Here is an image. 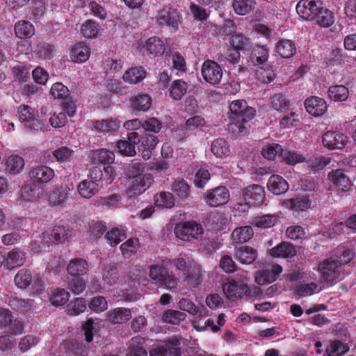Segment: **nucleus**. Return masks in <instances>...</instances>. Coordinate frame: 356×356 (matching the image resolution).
Returning a JSON list of instances; mask_svg holds the SVG:
<instances>
[{"mask_svg":"<svg viewBox=\"0 0 356 356\" xmlns=\"http://www.w3.org/2000/svg\"><path fill=\"white\" fill-rule=\"evenodd\" d=\"M229 108L230 122L228 130L237 137L245 135L248 130L245 123L254 117V108L249 106L243 99L232 101Z\"/></svg>","mask_w":356,"mask_h":356,"instance_id":"1","label":"nucleus"},{"mask_svg":"<svg viewBox=\"0 0 356 356\" xmlns=\"http://www.w3.org/2000/svg\"><path fill=\"white\" fill-rule=\"evenodd\" d=\"M152 181V175L145 172L143 164L133 163L129 169L127 193L129 195H140L149 188Z\"/></svg>","mask_w":356,"mask_h":356,"instance_id":"2","label":"nucleus"},{"mask_svg":"<svg viewBox=\"0 0 356 356\" xmlns=\"http://www.w3.org/2000/svg\"><path fill=\"white\" fill-rule=\"evenodd\" d=\"M176 269L183 273V282L190 289L197 287L202 282L200 266L190 257H180L173 261Z\"/></svg>","mask_w":356,"mask_h":356,"instance_id":"3","label":"nucleus"},{"mask_svg":"<svg viewBox=\"0 0 356 356\" xmlns=\"http://www.w3.org/2000/svg\"><path fill=\"white\" fill-rule=\"evenodd\" d=\"M15 286L21 290L29 289L33 295L40 293L43 290L44 282L40 275L32 273L29 270L22 268L14 277Z\"/></svg>","mask_w":356,"mask_h":356,"instance_id":"4","label":"nucleus"},{"mask_svg":"<svg viewBox=\"0 0 356 356\" xmlns=\"http://www.w3.org/2000/svg\"><path fill=\"white\" fill-rule=\"evenodd\" d=\"M284 276L286 280L291 282L302 280L305 282L315 281L317 279L316 273L313 271H293ZM316 291H318V285L314 282L300 284L296 288V293L302 297L312 296Z\"/></svg>","mask_w":356,"mask_h":356,"instance_id":"5","label":"nucleus"},{"mask_svg":"<svg viewBox=\"0 0 356 356\" xmlns=\"http://www.w3.org/2000/svg\"><path fill=\"white\" fill-rule=\"evenodd\" d=\"M318 271L323 282L333 283L342 279L344 276L343 264L334 258H329L321 262Z\"/></svg>","mask_w":356,"mask_h":356,"instance_id":"6","label":"nucleus"},{"mask_svg":"<svg viewBox=\"0 0 356 356\" xmlns=\"http://www.w3.org/2000/svg\"><path fill=\"white\" fill-rule=\"evenodd\" d=\"M65 231L62 227H55L44 231L40 241L33 242L31 249L35 252L41 251L42 245H50L54 243H63L66 240Z\"/></svg>","mask_w":356,"mask_h":356,"instance_id":"7","label":"nucleus"},{"mask_svg":"<svg viewBox=\"0 0 356 356\" xmlns=\"http://www.w3.org/2000/svg\"><path fill=\"white\" fill-rule=\"evenodd\" d=\"M176 237L183 241L197 239L203 234V228L195 222H185L177 224L175 227Z\"/></svg>","mask_w":356,"mask_h":356,"instance_id":"8","label":"nucleus"},{"mask_svg":"<svg viewBox=\"0 0 356 356\" xmlns=\"http://www.w3.org/2000/svg\"><path fill=\"white\" fill-rule=\"evenodd\" d=\"M242 199L244 204L248 207H258L265 204L266 193L264 188L253 184L242 191Z\"/></svg>","mask_w":356,"mask_h":356,"instance_id":"9","label":"nucleus"},{"mask_svg":"<svg viewBox=\"0 0 356 356\" xmlns=\"http://www.w3.org/2000/svg\"><path fill=\"white\" fill-rule=\"evenodd\" d=\"M224 295L229 300L241 299L244 295L250 296L251 289L245 283L238 284L234 280H229L222 286Z\"/></svg>","mask_w":356,"mask_h":356,"instance_id":"10","label":"nucleus"},{"mask_svg":"<svg viewBox=\"0 0 356 356\" xmlns=\"http://www.w3.org/2000/svg\"><path fill=\"white\" fill-rule=\"evenodd\" d=\"M18 117L24 127L29 130H36L40 126L38 113L35 108L29 105H20L17 108Z\"/></svg>","mask_w":356,"mask_h":356,"instance_id":"11","label":"nucleus"},{"mask_svg":"<svg viewBox=\"0 0 356 356\" xmlns=\"http://www.w3.org/2000/svg\"><path fill=\"white\" fill-rule=\"evenodd\" d=\"M204 80L210 84H218L222 77V70L220 65L211 60H205L201 67Z\"/></svg>","mask_w":356,"mask_h":356,"instance_id":"12","label":"nucleus"},{"mask_svg":"<svg viewBox=\"0 0 356 356\" xmlns=\"http://www.w3.org/2000/svg\"><path fill=\"white\" fill-rule=\"evenodd\" d=\"M229 197L228 189L225 186H218L207 191L204 196V200L211 207H219L227 203Z\"/></svg>","mask_w":356,"mask_h":356,"instance_id":"13","label":"nucleus"},{"mask_svg":"<svg viewBox=\"0 0 356 356\" xmlns=\"http://www.w3.org/2000/svg\"><path fill=\"white\" fill-rule=\"evenodd\" d=\"M90 53V46L86 42L80 41L70 46L68 56L70 60L73 63H83L89 59Z\"/></svg>","mask_w":356,"mask_h":356,"instance_id":"14","label":"nucleus"},{"mask_svg":"<svg viewBox=\"0 0 356 356\" xmlns=\"http://www.w3.org/2000/svg\"><path fill=\"white\" fill-rule=\"evenodd\" d=\"M179 20V14L171 7H164L158 12L156 15V21L161 25L169 26L174 31L177 30Z\"/></svg>","mask_w":356,"mask_h":356,"instance_id":"15","label":"nucleus"},{"mask_svg":"<svg viewBox=\"0 0 356 356\" xmlns=\"http://www.w3.org/2000/svg\"><path fill=\"white\" fill-rule=\"evenodd\" d=\"M223 32L230 36L229 40L232 48L242 50L248 45V38L243 34L235 33V25L233 22L228 20L225 22Z\"/></svg>","mask_w":356,"mask_h":356,"instance_id":"16","label":"nucleus"},{"mask_svg":"<svg viewBox=\"0 0 356 356\" xmlns=\"http://www.w3.org/2000/svg\"><path fill=\"white\" fill-rule=\"evenodd\" d=\"M282 272V267L279 264H274L270 268L257 271L254 275V281L261 286L268 284L276 281Z\"/></svg>","mask_w":356,"mask_h":356,"instance_id":"17","label":"nucleus"},{"mask_svg":"<svg viewBox=\"0 0 356 356\" xmlns=\"http://www.w3.org/2000/svg\"><path fill=\"white\" fill-rule=\"evenodd\" d=\"M121 122L115 118H106L91 122V129L98 133L113 134L117 132Z\"/></svg>","mask_w":356,"mask_h":356,"instance_id":"18","label":"nucleus"},{"mask_svg":"<svg viewBox=\"0 0 356 356\" xmlns=\"http://www.w3.org/2000/svg\"><path fill=\"white\" fill-rule=\"evenodd\" d=\"M348 138L342 133L327 131L323 136V145L330 149H339L346 146Z\"/></svg>","mask_w":356,"mask_h":356,"instance_id":"19","label":"nucleus"},{"mask_svg":"<svg viewBox=\"0 0 356 356\" xmlns=\"http://www.w3.org/2000/svg\"><path fill=\"white\" fill-rule=\"evenodd\" d=\"M54 170L47 165H38L33 168L29 176L37 184H47L55 177Z\"/></svg>","mask_w":356,"mask_h":356,"instance_id":"20","label":"nucleus"},{"mask_svg":"<svg viewBox=\"0 0 356 356\" xmlns=\"http://www.w3.org/2000/svg\"><path fill=\"white\" fill-rule=\"evenodd\" d=\"M179 342L177 338L163 341L156 348L150 352V356H180L177 346Z\"/></svg>","mask_w":356,"mask_h":356,"instance_id":"21","label":"nucleus"},{"mask_svg":"<svg viewBox=\"0 0 356 356\" xmlns=\"http://www.w3.org/2000/svg\"><path fill=\"white\" fill-rule=\"evenodd\" d=\"M319 8L315 0H301L296 6V11L304 19L314 20Z\"/></svg>","mask_w":356,"mask_h":356,"instance_id":"22","label":"nucleus"},{"mask_svg":"<svg viewBox=\"0 0 356 356\" xmlns=\"http://www.w3.org/2000/svg\"><path fill=\"white\" fill-rule=\"evenodd\" d=\"M307 111L314 117L322 116L327 110L326 102L319 97H312L305 102Z\"/></svg>","mask_w":356,"mask_h":356,"instance_id":"23","label":"nucleus"},{"mask_svg":"<svg viewBox=\"0 0 356 356\" xmlns=\"http://www.w3.org/2000/svg\"><path fill=\"white\" fill-rule=\"evenodd\" d=\"M141 50L154 56H161L165 50V45L158 37H151L145 42H141Z\"/></svg>","mask_w":356,"mask_h":356,"instance_id":"24","label":"nucleus"},{"mask_svg":"<svg viewBox=\"0 0 356 356\" xmlns=\"http://www.w3.org/2000/svg\"><path fill=\"white\" fill-rule=\"evenodd\" d=\"M329 181L333 184L338 191H347L351 187V182L343 170H334L328 174Z\"/></svg>","mask_w":356,"mask_h":356,"instance_id":"25","label":"nucleus"},{"mask_svg":"<svg viewBox=\"0 0 356 356\" xmlns=\"http://www.w3.org/2000/svg\"><path fill=\"white\" fill-rule=\"evenodd\" d=\"M281 204L282 207L293 211L294 213L300 211H306L311 207V201L307 196H301L284 200Z\"/></svg>","mask_w":356,"mask_h":356,"instance_id":"26","label":"nucleus"},{"mask_svg":"<svg viewBox=\"0 0 356 356\" xmlns=\"http://www.w3.org/2000/svg\"><path fill=\"white\" fill-rule=\"evenodd\" d=\"M131 107L137 112H147L152 104V99L147 94H136L129 99Z\"/></svg>","mask_w":356,"mask_h":356,"instance_id":"27","label":"nucleus"},{"mask_svg":"<svg viewBox=\"0 0 356 356\" xmlns=\"http://www.w3.org/2000/svg\"><path fill=\"white\" fill-rule=\"evenodd\" d=\"M26 261V253L19 248H13L8 253L6 257V268L13 269L16 267L22 266Z\"/></svg>","mask_w":356,"mask_h":356,"instance_id":"28","label":"nucleus"},{"mask_svg":"<svg viewBox=\"0 0 356 356\" xmlns=\"http://www.w3.org/2000/svg\"><path fill=\"white\" fill-rule=\"evenodd\" d=\"M234 257L241 264L250 265L256 260L257 252L251 247L241 246L235 250Z\"/></svg>","mask_w":356,"mask_h":356,"instance_id":"29","label":"nucleus"},{"mask_svg":"<svg viewBox=\"0 0 356 356\" xmlns=\"http://www.w3.org/2000/svg\"><path fill=\"white\" fill-rule=\"evenodd\" d=\"M268 190L276 195L286 193L289 188L288 182L278 175H272L267 184Z\"/></svg>","mask_w":356,"mask_h":356,"instance_id":"30","label":"nucleus"},{"mask_svg":"<svg viewBox=\"0 0 356 356\" xmlns=\"http://www.w3.org/2000/svg\"><path fill=\"white\" fill-rule=\"evenodd\" d=\"M268 253L274 258H289L296 255V250L291 243L282 242L269 250Z\"/></svg>","mask_w":356,"mask_h":356,"instance_id":"31","label":"nucleus"},{"mask_svg":"<svg viewBox=\"0 0 356 356\" xmlns=\"http://www.w3.org/2000/svg\"><path fill=\"white\" fill-rule=\"evenodd\" d=\"M68 193L66 188L58 187L47 193V201L50 206H63L67 199Z\"/></svg>","mask_w":356,"mask_h":356,"instance_id":"32","label":"nucleus"},{"mask_svg":"<svg viewBox=\"0 0 356 356\" xmlns=\"http://www.w3.org/2000/svg\"><path fill=\"white\" fill-rule=\"evenodd\" d=\"M145 70L140 66L133 67L125 71L122 79L129 84H137L146 77Z\"/></svg>","mask_w":356,"mask_h":356,"instance_id":"33","label":"nucleus"},{"mask_svg":"<svg viewBox=\"0 0 356 356\" xmlns=\"http://www.w3.org/2000/svg\"><path fill=\"white\" fill-rule=\"evenodd\" d=\"M14 31L16 36L20 39L30 38L35 34V27L29 21L19 20L15 23Z\"/></svg>","mask_w":356,"mask_h":356,"instance_id":"34","label":"nucleus"},{"mask_svg":"<svg viewBox=\"0 0 356 356\" xmlns=\"http://www.w3.org/2000/svg\"><path fill=\"white\" fill-rule=\"evenodd\" d=\"M77 190L82 197L89 199L97 193L99 185L95 181L85 179L78 185Z\"/></svg>","mask_w":356,"mask_h":356,"instance_id":"35","label":"nucleus"},{"mask_svg":"<svg viewBox=\"0 0 356 356\" xmlns=\"http://www.w3.org/2000/svg\"><path fill=\"white\" fill-rule=\"evenodd\" d=\"M24 160L18 155H10L6 163V170L8 173L16 175L19 174L24 168Z\"/></svg>","mask_w":356,"mask_h":356,"instance_id":"36","label":"nucleus"},{"mask_svg":"<svg viewBox=\"0 0 356 356\" xmlns=\"http://www.w3.org/2000/svg\"><path fill=\"white\" fill-rule=\"evenodd\" d=\"M108 319L113 323H124L131 317V311L126 308H115L107 313Z\"/></svg>","mask_w":356,"mask_h":356,"instance_id":"37","label":"nucleus"},{"mask_svg":"<svg viewBox=\"0 0 356 356\" xmlns=\"http://www.w3.org/2000/svg\"><path fill=\"white\" fill-rule=\"evenodd\" d=\"M91 159L94 163L112 164L115 161V154L107 149H99L92 152Z\"/></svg>","mask_w":356,"mask_h":356,"instance_id":"38","label":"nucleus"},{"mask_svg":"<svg viewBox=\"0 0 356 356\" xmlns=\"http://www.w3.org/2000/svg\"><path fill=\"white\" fill-rule=\"evenodd\" d=\"M253 236V230L250 226H243L234 229L231 237L234 242L243 243L248 242Z\"/></svg>","mask_w":356,"mask_h":356,"instance_id":"39","label":"nucleus"},{"mask_svg":"<svg viewBox=\"0 0 356 356\" xmlns=\"http://www.w3.org/2000/svg\"><path fill=\"white\" fill-rule=\"evenodd\" d=\"M327 95L334 102H344L349 96V90L343 85H334L329 88Z\"/></svg>","mask_w":356,"mask_h":356,"instance_id":"40","label":"nucleus"},{"mask_svg":"<svg viewBox=\"0 0 356 356\" xmlns=\"http://www.w3.org/2000/svg\"><path fill=\"white\" fill-rule=\"evenodd\" d=\"M87 262L81 259L71 260L67 266V272L72 277H80L86 273Z\"/></svg>","mask_w":356,"mask_h":356,"instance_id":"41","label":"nucleus"},{"mask_svg":"<svg viewBox=\"0 0 356 356\" xmlns=\"http://www.w3.org/2000/svg\"><path fill=\"white\" fill-rule=\"evenodd\" d=\"M279 216L275 214H267L255 217L251 224L261 229H267L273 227L278 221Z\"/></svg>","mask_w":356,"mask_h":356,"instance_id":"42","label":"nucleus"},{"mask_svg":"<svg viewBox=\"0 0 356 356\" xmlns=\"http://www.w3.org/2000/svg\"><path fill=\"white\" fill-rule=\"evenodd\" d=\"M276 50L282 57L289 58L294 55L296 49L294 43L291 40L282 39L277 42Z\"/></svg>","mask_w":356,"mask_h":356,"instance_id":"43","label":"nucleus"},{"mask_svg":"<svg viewBox=\"0 0 356 356\" xmlns=\"http://www.w3.org/2000/svg\"><path fill=\"white\" fill-rule=\"evenodd\" d=\"M211 152L220 159L227 158L230 153L229 146L227 143L222 138L215 140L211 144Z\"/></svg>","mask_w":356,"mask_h":356,"instance_id":"44","label":"nucleus"},{"mask_svg":"<svg viewBox=\"0 0 356 356\" xmlns=\"http://www.w3.org/2000/svg\"><path fill=\"white\" fill-rule=\"evenodd\" d=\"M145 342L144 338L136 336L129 341V356H147V351L143 344Z\"/></svg>","mask_w":356,"mask_h":356,"instance_id":"45","label":"nucleus"},{"mask_svg":"<svg viewBox=\"0 0 356 356\" xmlns=\"http://www.w3.org/2000/svg\"><path fill=\"white\" fill-rule=\"evenodd\" d=\"M156 206L161 208L171 209L175 206V197L170 192H161L154 197Z\"/></svg>","mask_w":356,"mask_h":356,"instance_id":"46","label":"nucleus"},{"mask_svg":"<svg viewBox=\"0 0 356 356\" xmlns=\"http://www.w3.org/2000/svg\"><path fill=\"white\" fill-rule=\"evenodd\" d=\"M81 34L86 38H96L99 35V30L97 24L90 19L84 22L81 26Z\"/></svg>","mask_w":356,"mask_h":356,"instance_id":"47","label":"nucleus"},{"mask_svg":"<svg viewBox=\"0 0 356 356\" xmlns=\"http://www.w3.org/2000/svg\"><path fill=\"white\" fill-rule=\"evenodd\" d=\"M316 23L322 27H328L334 23L333 13L325 8H319L314 19Z\"/></svg>","mask_w":356,"mask_h":356,"instance_id":"48","label":"nucleus"},{"mask_svg":"<svg viewBox=\"0 0 356 356\" xmlns=\"http://www.w3.org/2000/svg\"><path fill=\"white\" fill-rule=\"evenodd\" d=\"M187 89L188 85L185 81L175 80L169 88L170 97L175 100H179L185 95Z\"/></svg>","mask_w":356,"mask_h":356,"instance_id":"49","label":"nucleus"},{"mask_svg":"<svg viewBox=\"0 0 356 356\" xmlns=\"http://www.w3.org/2000/svg\"><path fill=\"white\" fill-rule=\"evenodd\" d=\"M289 106V100L282 94H275L270 99V107L278 112L288 110Z\"/></svg>","mask_w":356,"mask_h":356,"instance_id":"50","label":"nucleus"},{"mask_svg":"<svg viewBox=\"0 0 356 356\" xmlns=\"http://www.w3.org/2000/svg\"><path fill=\"white\" fill-rule=\"evenodd\" d=\"M70 298V293L65 289H55L50 293L49 300L54 306H61L66 303Z\"/></svg>","mask_w":356,"mask_h":356,"instance_id":"51","label":"nucleus"},{"mask_svg":"<svg viewBox=\"0 0 356 356\" xmlns=\"http://www.w3.org/2000/svg\"><path fill=\"white\" fill-rule=\"evenodd\" d=\"M282 161L288 165H296L306 161L305 156L300 152L284 150L282 153Z\"/></svg>","mask_w":356,"mask_h":356,"instance_id":"52","label":"nucleus"},{"mask_svg":"<svg viewBox=\"0 0 356 356\" xmlns=\"http://www.w3.org/2000/svg\"><path fill=\"white\" fill-rule=\"evenodd\" d=\"M140 248V243L138 238H131L120 245V250L124 257H130L134 255Z\"/></svg>","mask_w":356,"mask_h":356,"instance_id":"53","label":"nucleus"},{"mask_svg":"<svg viewBox=\"0 0 356 356\" xmlns=\"http://www.w3.org/2000/svg\"><path fill=\"white\" fill-rule=\"evenodd\" d=\"M168 271V269L162 266L152 265L149 266V276L155 284L160 286Z\"/></svg>","mask_w":356,"mask_h":356,"instance_id":"54","label":"nucleus"},{"mask_svg":"<svg viewBox=\"0 0 356 356\" xmlns=\"http://www.w3.org/2000/svg\"><path fill=\"white\" fill-rule=\"evenodd\" d=\"M172 190L181 200H186L190 194V187L183 179L175 180L172 185Z\"/></svg>","mask_w":356,"mask_h":356,"instance_id":"55","label":"nucleus"},{"mask_svg":"<svg viewBox=\"0 0 356 356\" xmlns=\"http://www.w3.org/2000/svg\"><path fill=\"white\" fill-rule=\"evenodd\" d=\"M108 243L111 246H115L126 238L124 229L121 228H113L106 234Z\"/></svg>","mask_w":356,"mask_h":356,"instance_id":"56","label":"nucleus"},{"mask_svg":"<svg viewBox=\"0 0 356 356\" xmlns=\"http://www.w3.org/2000/svg\"><path fill=\"white\" fill-rule=\"evenodd\" d=\"M8 304L13 309L19 312L26 313L31 309L33 301L31 300H24L14 297L9 300Z\"/></svg>","mask_w":356,"mask_h":356,"instance_id":"57","label":"nucleus"},{"mask_svg":"<svg viewBox=\"0 0 356 356\" xmlns=\"http://www.w3.org/2000/svg\"><path fill=\"white\" fill-rule=\"evenodd\" d=\"M283 152L282 147L277 143L266 144L261 151V154L264 158L268 160H273L277 155H281Z\"/></svg>","mask_w":356,"mask_h":356,"instance_id":"58","label":"nucleus"},{"mask_svg":"<svg viewBox=\"0 0 356 356\" xmlns=\"http://www.w3.org/2000/svg\"><path fill=\"white\" fill-rule=\"evenodd\" d=\"M37 199L35 191L30 186H26L22 188L19 197L17 200V204L22 205L35 202Z\"/></svg>","mask_w":356,"mask_h":356,"instance_id":"59","label":"nucleus"},{"mask_svg":"<svg viewBox=\"0 0 356 356\" xmlns=\"http://www.w3.org/2000/svg\"><path fill=\"white\" fill-rule=\"evenodd\" d=\"M39 342V337L33 334H28L21 338L18 343V348L21 353H24L35 347Z\"/></svg>","mask_w":356,"mask_h":356,"instance_id":"60","label":"nucleus"},{"mask_svg":"<svg viewBox=\"0 0 356 356\" xmlns=\"http://www.w3.org/2000/svg\"><path fill=\"white\" fill-rule=\"evenodd\" d=\"M186 315L185 313L176 311L168 310L163 313L162 320L165 323L176 325L186 319Z\"/></svg>","mask_w":356,"mask_h":356,"instance_id":"61","label":"nucleus"},{"mask_svg":"<svg viewBox=\"0 0 356 356\" xmlns=\"http://www.w3.org/2000/svg\"><path fill=\"white\" fill-rule=\"evenodd\" d=\"M102 278L105 284L112 286L118 280V271L115 266L109 265L104 268L102 273Z\"/></svg>","mask_w":356,"mask_h":356,"instance_id":"62","label":"nucleus"},{"mask_svg":"<svg viewBox=\"0 0 356 356\" xmlns=\"http://www.w3.org/2000/svg\"><path fill=\"white\" fill-rule=\"evenodd\" d=\"M349 350V347L339 341H332L326 349L328 356H341Z\"/></svg>","mask_w":356,"mask_h":356,"instance_id":"63","label":"nucleus"},{"mask_svg":"<svg viewBox=\"0 0 356 356\" xmlns=\"http://www.w3.org/2000/svg\"><path fill=\"white\" fill-rule=\"evenodd\" d=\"M90 309L96 313L105 312L108 309V302L104 296H97L91 298L88 303Z\"/></svg>","mask_w":356,"mask_h":356,"instance_id":"64","label":"nucleus"}]
</instances>
